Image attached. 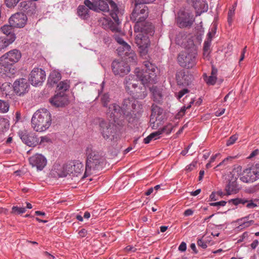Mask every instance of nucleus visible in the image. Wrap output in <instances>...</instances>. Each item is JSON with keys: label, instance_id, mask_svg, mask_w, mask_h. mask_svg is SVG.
I'll list each match as a JSON object with an SVG mask.
<instances>
[{"label": "nucleus", "instance_id": "f257e3e1", "mask_svg": "<svg viewBox=\"0 0 259 259\" xmlns=\"http://www.w3.org/2000/svg\"><path fill=\"white\" fill-rule=\"evenodd\" d=\"M144 68L140 69H135L136 75H129L124 80V85L126 91L130 93L140 81L143 84L155 83L157 82V76L155 71L156 67L149 61H145Z\"/></svg>", "mask_w": 259, "mask_h": 259}, {"label": "nucleus", "instance_id": "f03ea898", "mask_svg": "<svg viewBox=\"0 0 259 259\" xmlns=\"http://www.w3.org/2000/svg\"><path fill=\"white\" fill-rule=\"evenodd\" d=\"M51 123V114L47 109L44 108L37 110L31 118V126L34 131L38 132L46 131L50 126Z\"/></svg>", "mask_w": 259, "mask_h": 259}, {"label": "nucleus", "instance_id": "7ed1b4c3", "mask_svg": "<svg viewBox=\"0 0 259 259\" xmlns=\"http://www.w3.org/2000/svg\"><path fill=\"white\" fill-rule=\"evenodd\" d=\"M87 160L84 177H87L92 174L93 171L99 170L102 168L104 159L95 151H93L91 147H88L86 149Z\"/></svg>", "mask_w": 259, "mask_h": 259}, {"label": "nucleus", "instance_id": "20e7f679", "mask_svg": "<svg viewBox=\"0 0 259 259\" xmlns=\"http://www.w3.org/2000/svg\"><path fill=\"white\" fill-rule=\"evenodd\" d=\"M149 14L148 7L143 4H137L135 3L134 8L130 16L131 21L135 22L134 30H141V28L145 27L147 23L150 22L145 21Z\"/></svg>", "mask_w": 259, "mask_h": 259}, {"label": "nucleus", "instance_id": "39448f33", "mask_svg": "<svg viewBox=\"0 0 259 259\" xmlns=\"http://www.w3.org/2000/svg\"><path fill=\"white\" fill-rule=\"evenodd\" d=\"M141 30H135L137 33L135 36V42L141 51H145L150 45L149 35H152L154 33V26L152 23H147Z\"/></svg>", "mask_w": 259, "mask_h": 259}, {"label": "nucleus", "instance_id": "423d86ee", "mask_svg": "<svg viewBox=\"0 0 259 259\" xmlns=\"http://www.w3.org/2000/svg\"><path fill=\"white\" fill-rule=\"evenodd\" d=\"M99 126L100 131L105 140L112 141L117 139V126L113 122L102 120Z\"/></svg>", "mask_w": 259, "mask_h": 259}, {"label": "nucleus", "instance_id": "0eeeda50", "mask_svg": "<svg viewBox=\"0 0 259 259\" xmlns=\"http://www.w3.org/2000/svg\"><path fill=\"white\" fill-rule=\"evenodd\" d=\"M83 170V164L79 160L71 161L64 164L57 172L58 177H65L68 175L81 173Z\"/></svg>", "mask_w": 259, "mask_h": 259}, {"label": "nucleus", "instance_id": "6e6552de", "mask_svg": "<svg viewBox=\"0 0 259 259\" xmlns=\"http://www.w3.org/2000/svg\"><path fill=\"white\" fill-rule=\"evenodd\" d=\"M196 53L182 52L178 56L177 61L182 67L191 69L196 64Z\"/></svg>", "mask_w": 259, "mask_h": 259}, {"label": "nucleus", "instance_id": "1a4fd4ad", "mask_svg": "<svg viewBox=\"0 0 259 259\" xmlns=\"http://www.w3.org/2000/svg\"><path fill=\"white\" fill-rule=\"evenodd\" d=\"M259 179V164L257 163L245 169L240 177L244 183H251Z\"/></svg>", "mask_w": 259, "mask_h": 259}, {"label": "nucleus", "instance_id": "9d476101", "mask_svg": "<svg viewBox=\"0 0 259 259\" xmlns=\"http://www.w3.org/2000/svg\"><path fill=\"white\" fill-rule=\"evenodd\" d=\"M177 25L181 28H190L195 22L194 15L185 11H180L176 19Z\"/></svg>", "mask_w": 259, "mask_h": 259}, {"label": "nucleus", "instance_id": "9b49d317", "mask_svg": "<svg viewBox=\"0 0 259 259\" xmlns=\"http://www.w3.org/2000/svg\"><path fill=\"white\" fill-rule=\"evenodd\" d=\"M136 102L135 99L133 97L125 98L123 100L121 107L123 117H125L129 122L131 121V119L133 118V110L136 107Z\"/></svg>", "mask_w": 259, "mask_h": 259}, {"label": "nucleus", "instance_id": "f8f14e48", "mask_svg": "<svg viewBox=\"0 0 259 259\" xmlns=\"http://www.w3.org/2000/svg\"><path fill=\"white\" fill-rule=\"evenodd\" d=\"M107 115L111 120L118 124H122V121L125 119L123 117L122 110L121 107L116 104H112L109 105L107 112Z\"/></svg>", "mask_w": 259, "mask_h": 259}, {"label": "nucleus", "instance_id": "ddd939ff", "mask_svg": "<svg viewBox=\"0 0 259 259\" xmlns=\"http://www.w3.org/2000/svg\"><path fill=\"white\" fill-rule=\"evenodd\" d=\"M111 68L114 74L116 76H123L130 71L129 65L122 60H114Z\"/></svg>", "mask_w": 259, "mask_h": 259}, {"label": "nucleus", "instance_id": "4468645a", "mask_svg": "<svg viewBox=\"0 0 259 259\" xmlns=\"http://www.w3.org/2000/svg\"><path fill=\"white\" fill-rule=\"evenodd\" d=\"M21 56V53L19 50H12L0 57V64H2L3 65H5L7 63L14 64L19 61Z\"/></svg>", "mask_w": 259, "mask_h": 259}, {"label": "nucleus", "instance_id": "2eb2a0df", "mask_svg": "<svg viewBox=\"0 0 259 259\" xmlns=\"http://www.w3.org/2000/svg\"><path fill=\"white\" fill-rule=\"evenodd\" d=\"M45 79V71L41 68H33L29 74V80L33 86L41 85Z\"/></svg>", "mask_w": 259, "mask_h": 259}, {"label": "nucleus", "instance_id": "dca6fc26", "mask_svg": "<svg viewBox=\"0 0 259 259\" xmlns=\"http://www.w3.org/2000/svg\"><path fill=\"white\" fill-rule=\"evenodd\" d=\"M114 38L115 40L121 45V46L117 49V51L120 55H123L124 56H128V54H131V56L130 57H131L133 60H135L136 58L135 54L132 53L131 46L128 45L122 38L120 37L117 34H114Z\"/></svg>", "mask_w": 259, "mask_h": 259}, {"label": "nucleus", "instance_id": "f3484780", "mask_svg": "<svg viewBox=\"0 0 259 259\" xmlns=\"http://www.w3.org/2000/svg\"><path fill=\"white\" fill-rule=\"evenodd\" d=\"M19 7L20 10L22 12V13H24L27 17H32L36 14V5L34 2L23 1L20 3Z\"/></svg>", "mask_w": 259, "mask_h": 259}, {"label": "nucleus", "instance_id": "a211bd4d", "mask_svg": "<svg viewBox=\"0 0 259 259\" xmlns=\"http://www.w3.org/2000/svg\"><path fill=\"white\" fill-rule=\"evenodd\" d=\"M27 17L24 13H17L13 15L9 20V24L14 28H23L26 24Z\"/></svg>", "mask_w": 259, "mask_h": 259}, {"label": "nucleus", "instance_id": "6ab92c4d", "mask_svg": "<svg viewBox=\"0 0 259 259\" xmlns=\"http://www.w3.org/2000/svg\"><path fill=\"white\" fill-rule=\"evenodd\" d=\"M29 84L25 78H21L15 80L13 83V89L15 93L21 96L28 92Z\"/></svg>", "mask_w": 259, "mask_h": 259}, {"label": "nucleus", "instance_id": "aec40b11", "mask_svg": "<svg viewBox=\"0 0 259 259\" xmlns=\"http://www.w3.org/2000/svg\"><path fill=\"white\" fill-rule=\"evenodd\" d=\"M176 78L178 84L182 86L189 85L193 80V76L188 71L184 70L178 71Z\"/></svg>", "mask_w": 259, "mask_h": 259}, {"label": "nucleus", "instance_id": "412c9836", "mask_svg": "<svg viewBox=\"0 0 259 259\" xmlns=\"http://www.w3.org/2000/svg\"><path fill=\"white\" fill-rule=\"evenodd\" d=\"M19 135L22 142L28 146H36L39 142V139L35 133L28 134L26 132H21Z\"/></svg>", "mask_w": 259, "mask_h": 259}, {"label": "nucleus", "instance_id": "4be33fe9", "mask_svg": "<svg viewBox=\"0 0 259 259\" xmlns=\"http://www.w3.org/2000/svg\"><path fill=\"white\" fill-rule=\"evenodd\" d=\"M51 104L56 107H63L69 103L67 96L65 93H59L50 99Z\"/></svg>", "mask_w": 259, "mask_h": 259}, {"label": "nucleus", "instance_id": "5701e85b", "mask_svg": "<svg viewBox=\"0 0 259 259\" xmlns=\"http://www.w3.org/2000/svg\"><path fill=\"white\" fill-rule=\"evenodd\" d=\"M29 163L32 167H35L38 170H41L47 164V159L42 155L36 154L30 157L29 159Z\"/></svg>", "mask_w": 259, "mask_h": 259}, {"label": "nucleus", "instance_id": "b1692460", "mask_svg": "<svg viewBox=\"0 0 259 259\" xmlns=\"http://www.w3.org/2000/svg\"><path fill=\"white\" fill-rule=\"evenodd\" d=\"M146 84H143L142 81L135 87L129 93L133 96V98L137 99H143L147 96V91L145 87Z\"/></svg>", "mask_w": 259, "mask_h": 259}, {"label": "nucleus", "instance_id": "393cba45", "mask_svg": "<svg viewBox=\"0 0 259 259\" xmlns=\"http://www.w3.org/2000/svg\"><path fill=\"white\" fill-rule=\"evenodd\" d=\"M152 99L157 103H161L163 100L162 89L157 86L152 85L149 88Z\"/></svg>", "mask_w": 259, "mask_h": 259}, {"label": "nucleus", "instance_id": "a878e982", "mask_svg": "<svg viewBox=\"0 0 259 259\" xmlns=\"http://www.w3.org/2000/svg\"><path fill=\"white\" fill-rule=\"evenodd\" d=\"M239 190V188L237 183L236 179H232L229 180L225 187V191L228 195L236 194L238 192Z\"/></svg>", "mask_w": 259, "mask_h": 259}, {"label": "nucleus", "instance_id": "bb28decb", "mask_svg": "<svg viewBox=\"0 0 259 259\" xmlns=\"http://www.w3.org/2000/svg\"><path fill=\"white\" fill-rule=\"evenodd\" d=\"M228 202L229 203H232L235 205H237L239 204H245V203H247L246 207L248 208H253L257 206L256 204L253 203L252 200H248L245 198H237L232 199L229 200Z\"/></svg>", "mask_w": 259, "mask_h": 259}, {"label": "nucleus", "instance_id": "cd10ccee", "mask_svg": "<svg viewBox=\"0 0 259 259\" xmlns=\"http://www.w3.org/2000/svg\"><path fill=\"white\" fill-rule=\"evenodd\" d=\"M9 63H6L5 65L0 64L1 73L5 75L6 76L11 77L15 74L16 70L13 66Z\"/></svg>", "mask_w": 259, "mask_h": 259}, {"label": "nucleus", "instance_id": "c85d7f7f", "mask_svg": "<svg viewBox=\"0 0 259 259\" xmlns=\"http://www.w3.org/2000/svg\"><path fill=\"white\" fill-rule=\"evenodd\" d=\"M111 3V12L110 13V15L114 20V22L117 24H120L121 21H120L118 16V14L119 13L118 8L117 7V6L115 4L114 2L113 1H110Z\"/></svg>", "mask_w": 259, "mask_h": 259}, {"label": "nucleus", "instance_id": "c756f323", "mask_svg": "<svg viewBox=\"0 0 259 259\" xmlns=\"http://www.w3.org/2000/svg\"><path fill=\"white\" fill-rule=\"evenodd\" d=\"M16 37L12 35L11 38L0 36V52L7 48L10 44L15 40Z\"/></svg>", "mask_w": 259, "mask_h": 259}, {"label": "nucleus", "instance_id": "7c9ffc66", "mask_svg": "<svg viewBox=\"0 0 259 259\" xmlns=\"http://www.w3.org/2000/svg\"><path fill=\"white\" fill-rule=\"evenodd\" d=\"M90 12L88 8L84 5H79L77 9L78 16L82 19H87L90 17Z\"/></svg>", "mask_w": 259, "mask_h": 259}, {"label": "nucleus", "instance_id": "2f4dec72", "mask_svg": "<svg viewBox=\"0 0 259 259\" xmlns=\"http://www.w3.org/2000/svg\"><path fill=\"white\" fill-rule=\"evenodd\" d=\"M192 5L194 8L197 11H199L200 13L207 11V7L206 6L204 0H192Z\"/></svg>", "mask_w": 259, "mask_h": 259}, {"label": "nucleus", "instance_id": "473e14b6", "mask_svg": "<svg viewBox=\"0 0 259 259\" xmlns=\"http://www.w3.org/2000/svg\"><path fill=\"white\" fill-rule=\"evenodd\" d=\"M167 126H164L161 128H159L158 131L151 133L150 135L152 137L153 140H155L159 139L160 137V135L166 132L167 134H169V133H170L171 131V128L170 127L168 128L167 131Z\"/></svg>", "mask_w": 259, "mask_h": 259}, {"label": "nucleus", "instance_id": "72a5a7b5", "mask_svg": "<svg viewBox=\"0 0 259 259\" xmlns=\"http://www.w3.org/2000/svg\"><path fill=\"white\" fill-rule=\"evenodd\" d=\"M13 26L10 25H5L3 27H1V30L3 33L5 34V36H3L4 37H8V38H11L12 35L14 37L15 36V34L13 32Z\"/></svg>", "mask_w": 259, "mask_h": 259}, {"label": "nucleus", "instance_id": "f704fd0d", "mask_svg": "<svg viewBox=\"0 0 259 259\" xmlns=\"http://www.w3.org/2000/svg\"><path fill=\"white\" fill-rule=\"evenodd\" d=\"M61 79V74L58 72L52 73L48 79V83L50 85H53L57 83Z\"/></svg>", "mask_w": 259, "mask_h": 259}, {"label": "nucleus", "instance_id": "c9c22d12", "mask_svg": "<svg viewBox=\"0 0 259 259\" xmlns=\"http://www.w3.org/2000/svg\"><path fill=\"white\" fill-rule=\"evenodd\" d=\"M151 111L152 113L151 116L153 117V118L155 117L156 120H157L159 116L161 115L163 113V109L161 108L154 104L152 105Z\"/></svg>", "mask_w": 259, "mask_h": 259}, {"label": "nucleus", "instance_id": "e433bc0d", "mask_svg": "<svg viewBox=\"0 0 259 259\" xmlns=\"http://www.w3.org/2000/svg\"><path fill=\"white\" fill-rule=\"evenodd\" d=\"M241 229L247 228L254 223L253 220L248 221V218L245 217L238 221Z\"/></svg>", "mask_w": 259, "mask_h": 259}, {"label": "nucleus", "instance_id": "4c0bfd02", "mask_svg": "<svg viewBox=\"0 0 259 259\" xmlns=\"http://www.w3.org/2000/svg\"><path fill=\"white\" fill-rule=\"evenodd\" d=\"M100 97V101L104 107H107L111 100L110 95L108 93H105L102 94H99Z\"/></svg>", "mask_w": 259, "mask_h": 259}, {"label": "nucleus", "instance_id": "58836bf2", "mask_svg": "<svg viewBox=\"0 0 259 259\" xmlns=\"http://www.w3.org/2000/svg\"><path fill=\"white\" fill-rule=\"evenodd\" d=\"M69 88V84L67 81H61L57 85V90L59 93H64Z\"/></svg>", "mask_w": 259, "mask_h": 259}, {"label": "nucleus", "instance_id": "ea45409f", "mask_svg": "<svg viewBox=\"0 0 259 259\" xmlns=\"http://www.w3.org/2000/svg\"><path fill=\"white\" fill-rule=\"evenodd\" d=\"M9 127L8 120L5 118H0V133L4 132L5 130L8 129Z\"/></svg>", "mask_w": 259, "mask_h": 259}, {"label": "nucleus", "instance_id": "a19ab883", "mask_svg": "<svg viewBox=\"0 0 259 259\" xmlns=\"http://www.w3.org/2000/svg\"><path fill=\"white\" fill-rule=\"evenodd\" d=\"M237 3H235L232 6V8L229 9L228 13V22L230 25L231 24L233 21V17L235 14V10L236 7Z\"/></svg>", "mask_w": 259, "mask_h": 259}, {"label": "nucleus", "instance_id": "79ce46f5", "mask_svg": "<svg viewBox=\"0 0 259 259\" xmlns=\"http://www.w3.org/2000/svg\"><path fill=\"white\" fill-rule=\"evenodd\" d=\"M204 80L206 82V83L208 85H214L217 81V77L210 75L207 77L206 74L204 75Z\"/></svg>", "mask_w": 259, "mask_h": 259}, {"label": "nucleus", "instance_id": "37998d69", "mask_svg": "<svg viewBox=\"0 0 259 259\" xmlns=\"http://www.w3.org/2000/svg\"><path fill=\"white\" fill-rule=\"evenodd\" d=\"M9 104L8 102L0 100V112H7L9 109Z\"/></svg>", "mask_w": 259, "mask_h": 259}, {"label": "nucleus", "instance_id": "c03bdc74", "mask_svg": "<svg viewBox=\"0 0 259 259\" xmlns=\"http://www.w3.org/2000/svg\"><path fill=\"white\" fill-rule=\"evenodd\" d=\"M26 210L25 207H19L17 206H13L12 208L11 213L14 214H20L25 212Z\"/></svg>", "mask_w": 259, "mask_h": 259}, {"label": "nucleus", "instance_id": "a18cd8bd", "mask_svg": "<svg viewBox=\"0 0 259 259\" xmlns=\"http://www.w3.org/2000/svg\"><path fill=\"white\" fill-rule=\"evenodd\" d=\"M120 24H117L115 22L111 21V24L109 27V29L111 30L112 32L120 33L121 32V28L119 27Z\"/></svg>", "mask_w": 259, "mask_h": 259}, {"label": "nucleus", "instance_id": "49530a36", "mask_svg": "<svg viewBox=\"0 0 259 259\" xmlns=\"http://www.w3.org/2000/svg\"><path fill=\"white\" fill-rule=\"evenodd\" d=\"M111 21L110 19L106 18H103L100 19L101 25L105 29H108L110 25L111 24Z\"/></svg>", "mask_w": 259, "mask_h": 259}, {"label": "nucleus", "instance_id": "de8ad7c7", "mask_svg": "<svg viewBox=\"0 0 259 259\" xmlns=\"http://www.w3.org/2000/svg\"><path fill=\"white\" fill-rule=\"evenodd\" d=\"M185 34L183 33H179L176 37V44L178 45L182 46L184 43V39L185 38Z\"/></svg>", "mask_w": 259, "mask_h": 259}, {"label": "nucleus", "instance_id": "09e8293b", "mask_svg": "<svg viewBox=\"0 0 259 259\" xmlns=\"http://www.w3.org/2000/svg\"><path fill=\"white\" fill-rule=\"evenodd\" d=\"M83 3L84 6H85L86 7L89 9V10H93L96 11L95 0H93V2H91L90 0H84Z\"/></svg>", "mask_w": 259, "mask_h": 259}, {"label": "nucleus", "instance_id": "8fccbe9b", "mask_svg": "<svg viewBox=\"0 0 259 259\" xmlns=\"http://www.w3.org/2000/svg\"><path fill=\"white\" fill-rule=\"evenodd\" d=\"M194 101L192 99L191 101L190 102L189 104L187 107L185 106L182 107L180 112L178 113V115L183 116L185 113L186 110L190 108L192 106V104L194 103Z\"/></svg>", "mask_w": 259, "mask_h": 259}, {"label": "nucleus", "instance_id": "3c124183", "mask_svg": "<svg viewBox=\"0 0 259 259\" xmlns=\"http://www.w3.org/2000/svg\"><path fill=\"white\" fill-rule=\"evenodd\" d=\"M20 0H5L6 6L8 8H13L17 5Z\"/></svg>", "mask_w": 259, "mask_h": 259}, {"label": "nucleus", "instance_id": "603ef678", "mask_svg": "<svg viewBox=\"0 0 259 259\" xmlns=\"http://www.w3.org/2000/svg\"><path fill=\"white\" fill-rule=\"evenodd\" d=\"M211 41H210V39L205 40L204 41V46H203L204 54L209 53V51L210 50V47L211 45Z\"/></svg>", "mask_w": 259, "mask_h": 259}, {"label": "nucleus", "instance_id": "864d4df0", "mask_svg": "<svg viewBox=\"0 0 259 259\" xmlns=\"http://www.w3.org/2000/svg\"><path fill=\"white\" fill-rule=\"evenodd\" d=\"M238 139V136L236 135H234L231 136L227 140L226 145L227 146L233 145Z\"/></svg>", "mask_w": 259, "mask_h": 259}, {"label": "nucleus", "instance_id": "5fc2aeb1", "mask_svg": "<svg viewBox=\"0 0 259 259\" xmlns=\"http://www.w3.org/2000/svg\"><path fill=\"white\" fill-rule=\"evenodd\" d=\"M197 245L203 249H205L207 247V242L204 241L202 239H198Z\"/></svg>", "mask_w": 259, "mask_h": 259}, {"label": "nucleus", "instance_id": "6e6d98bb", "mask_svg": "<svg viewBox=\"0 0 259 259\" xmlns=\"http://www.w3.org/2000/svg\"><path fill=\"white\" fill-rule=\"evenodd\" d=\"M227 203V202L225 201H221L219 202H211L209 203V205L210 206H225Z\"/></svg>", "mask_w": 259, "mask_h": 259}, {"label": "nucleus", "instance_id": "4d7b16f0", "mask_svg": "<svg viewBox=\"0 0 259 259\" xmlns=\"http://www.w3.org/2000/svg\"><path fill=\"white\" fill-rule=\"evenodd\" d=\"M232 158H233L232 157H228L226 158L222 162H221L219 164H218L217 165V166H215L214 167V169H217V168L218 167H219L223 165H226L227 162L228 161V160L230 159H232Z\"/></svg>", "mask_w": 259, "mask_h": 259}, {"label": "nucleus", "instance_id": "13d9d810", "mask_svg": "<svg viewBox=\"0 0 259 259\" xmlns=\"http://www.w3.org/2000/svg\"><path fill=\"white\" fill-rule=\"evenodd\" d=\"M155 0H135V3L137 4H143V5H145L146 4H149L154 2Z\"/></svg>", "mask_w": 259, "mask_h": 259}, {"label": "nucleus", "instance_id": "bf43d9fd", "mask_svg": "<svg viewBox=\"0 0 259 259\" xmlns=\"http://www.w3.org/2000/svg\"><path fill=\"white\" fill-rule=\"evenodd\" d=\"M215 28L214 29V30H213L212 29L211 31H209L208 32V33L207 34V38H206V40L210 39V40L211 41L212 38L213 36L214 35V34L215 33Z\"/></svg>", "mask_w": 259, "mask_h": 259}, {"label": "nucleus", "instance_id": "052dcab7", "mask_svg": "<svg viewBox=\"0 0 259 259\" xmlns=\"http://www.w3.org/2000/svg\"><path fill=\"white\" fill-rule=\"evenodd\" d=\"M179 250L181 251H185L187 249V245L185 242H182L179 246Z\"/></svg>", "mask_w": 259, "mask_h": 259}, {"label": "nucleus", "instance_id": "680f3d73", "mask_svg": "<svg viewBox=\"0 0 259 259\" xmlns=\"http://www.w3.org/2000/svg\"><path fill=\"white\" fill-rule=\"evenodd\" d=\"M196 162H192L186 167V170L188 171H192L195 167Z\"/></svg>", "mask_w": 259, "mask_h": 259}, {"label": "nucleus", "instance_id": "e2e57ef3", "mask_svg": "<svg viewBox=\"0 0 259 259\" xmlns=\"http://www.w3.org/2000/svg\"><path fill=\"white\" fill-rule=\"evenodd\" d=\"M188 93V89H184L181 91H180L179 93H178V95L177 96L178 98V99H180L185 94H186V93Z\"/></svg>", "mask_w": 259, "mask_h": 259}, {"label": "nucleus", "instance_id": "0e129e2a", "mask_svg": "<svg viewBox=\"0 0 259 259\" xmlns=\"http://www.w3.org/2000/svg\"><path fill=\"white\" fill-rule=\"evenodd\" d=\"M258 244L259 241L255 239L253 241V242L250 244V246L252 249H254L257 246Z\"/></svg>", "mask_w": 259, "mask_h": 259}, {"label": "nucleus", "instance_id": "69168bd1", "mask_svg": "<svg viewBox=\"0 0 259 259\" xmlns=\"http://www.w3.org/2000/svg\"><path fill=\"white\" fill-rule=\"evenodd\" d=\"M193 213H194V210H193L191 209H187L184 211V215L185 217H188V216L192 215L193 214Z\"/></svg>", "mask_w": 259, "mask_h": 259}, {"label": "nucleus", "instance_id": "338daca9", "mask_svg": "<svg viewBox=\"0 0 259 259\" xmlns=\"http://www.w3.org/2000/svg\"><path fill=\"white\" fill-rule=\"evenodd\" d=\"M87 234V231L85 229H82L78 232V235L81 237H85Z\"/></svg>", "mask_w": 259, "mask_h": 259}, {"label": "nucleus", "instance_id": "774afa93", "mask_svg": "<svg viewBox=\"0 0 259 259\" xmlns=\"http://www.w3.org/2000/svg\"><path fill=\"white\" fill-rule=\"evenodd\" d=\"M44 255L49 259H55V257L54 256L51 254L47 251H45L44 252Z\"/></svg>", "mask_w": 259, "mask_h": 259}]
</instances>
